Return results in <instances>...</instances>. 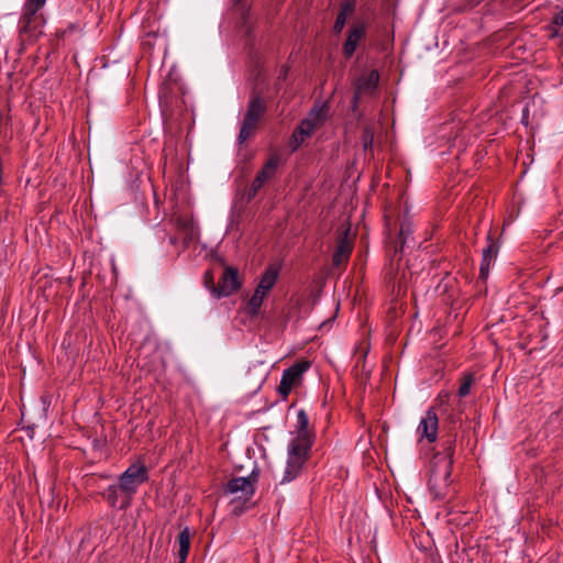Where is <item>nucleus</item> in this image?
<instances>
[{
  "instance_id": "1",
  "label": "nucleus",
  "mask_w": 563,
  "mask_h": 563,
  "mask_svg": "<svg viewBox=\"0 0 563 563\" xmlns=\"http://www.w3.org/2000/svg\"><path fill=\"white\" fill-rule=\"evenodd\" d=\"M330 107L327 102L317 103L308 115L294 130L289 140L291 152H296L314 131L320 129L329 115Z\"/></svg>"
},
{
  "instance_id": "2",
  "label": "nucleus",
  "mask_w": 563,
  "mask_h": 563,
  "mask_svg": "<svg viewBox=\"0 0 563 563\" xmlns=\"http://www.w3.org/2000/svg\"><path fill=\"white\" fill-rule=\"evenodd\" d=\"M452 462L446 457H432L429 475V490L434 499L443 500L451 493Z\"/></svg>"
},
{
  "instance_id": "3",
  "label": "nucleus",
  "mask_w": 563,
  "mask_h": 563,
  "mask_svg": "<svg viewBox=\"0 0 563 563\" xmlns=\"http://www.w3.org/2000/svg\"><path fill=\"white\" fill-rule=\"evenodd\" d=\"M313 444L290 440L287 448V461L280 484L297 478L308 461Z\"/></svg>"
},
{
  "instance_id": "4",
  "label": "nucleus",
  "mask_w": 563,
  "mask_h": 563,
  "mask_svg": "<svg viewBox=\"0 0 563 563\" xmlns=\"http://www.w3.org/2000/svg\"><path fill=\"white\" fill-rule=\"evenodd\" d=\"M46 0H26L23 5V12L19 20V31L21 35H26L33 40L41 34L43 16L38 11L44 7Z\"/></svg>"
},
{
  "instance_id": "5",
  "label": "nucleus",
  "mask_w": 563,
  "mask_h": 563,
  "mask_svg": "<svg viewBox=\"0 0 563 563\" xmlns=\"http://www.w3.org/2000/svg\"><path fill=\"white\" fill-rule=\"evenodd\" d=\"M148 481V468L144 463L131 464L118 478L121 492L128 498H134L140 486Z\"/></svg>"
},
{
  "instance_id": "6",
  "label": "nucleus",
  "mask_w": 563,
  "mask_h": 563,
  "mask_svg": "<svg viewBox=\"0 0 563 563\" xmlns=\"http://www.w3.org/2000/svg\"><path fill=\"white\" fill-rule=\"evenodd\" d=\"M257 481L258 472L255 470L247 477H233L227 483L224 494L236 495L239 499L247 501L255 493Z\"/></svg>"
},
{
  "instance_id": "7",
  "label": "nucleus",
  "mask_w": 563,
  "mask_h": 563,
  "mask_svg": "<svg viewBox=\"0 0 563 563\" xmlns=\"http://www.w3.org/2000/svg\"><path fill=\"white\" fill-rule=\"evenodd\" d=\"M282 163V156L278 153L272 154L266 163L263 165L262 169L256 174L254 180L252 181L249 191H247V200H252L258 192V190L272 178L275 177L278 166Z\"/></svg>"
},
{
  "instance_id": "8",
  "label": "nucleus",
  "mask_w": 563,
  "mask_h": 563,
  "mask_svg": "<svg viewBox=\"0 0 563 563\" xmlns=\"http://www.w3.org/2000/svg\"><path fill=\"white\" fill-rule=\"evenodd\" d=\"M308 361H299L283 372V376L277 388L279 395L286 399L291 389L300 384L302 375L309 369Z\"/></svg>"
},
{
  "instance_id": "9",
  "label": "nucleus",
  "mask_w": 563,
  "mask_h": 563,
  "mask_svg": "<svg viewBox=\"0 0 563 563\" xmlns=\"http://www.w3.org/2000/svg\"><path fill=\"white\" fill-rule=\"evenodd\" d=\"M170 223L183 236V249L188 247L190 243L198 240L199 230L190 214L174 212L170 217Z\"/></svg>"
},
{
  "instance_id": "10",
  "label": "nucleus",
  "mask_w": 563,
  "mask_h": 563,
  "mask_svg": "<svg viewBox=\"0 0 563 563\" xmlns=\"http://www.w3.org/2000/svg\"><path fill=\"white\" fill-rule=\"evenodd\" d=\"M170 223L183 236V249L188 247L190 243L198 240L199 230L190 214L174 212L170 217Z\"/></svg>"
},
{
  "instance_id": "11",
  "label": "nucleus",
  "mask_w": 563,
  "mask_h": 563,
  "mask_svg": "<svg viewBox=\"0 0 563 563\" xmlns=\"http://www.w3.org/2000/svg\"><path fill=\"white\" fill-rule=\"evenodd\" d=\"M353 251V239L350 236V229H345L340 232L335 249L332 255V265L334 267H341L345 265Z\"/></svg>"
},
{
  "instance_id": "12",
  "label": "nucleus",
  "mask_w": 563,
  "mask_h": 563,
  "mask_svg": "<svg viewBox=\"0 0 563 563\" xmlns=\"http://www.w3.org/2000/svg\"><path fill=\"white\" fill-rule=\"evenodd\" d=\"M439 419L434 408H429L426 415L421 418L417 428V433L420 438L427 439L428 442H434L438 435Z\"/></svg>"
},
{
  "instance_id": "13",
  "label": "nucleus",
  "mask_w": 563,
  "mask_h": 563,
  "mask_svg": "<svg viewBox=\"0 0 563 563\" xmlns=\"http://www.w3.org/2000/svg\"><path fill=\"white\" fill-rule=\"evenodd\" d=\"M379 81V74L373 69L367 73H363L355 82L354 101L364 96L372 95L376 90Z\"/></svg>"
},
{
  "instance_id": "14",
  "label": "nucleus",
  "mask_w": 563,
  "mask_h": 563,
  "mask_svg": "<svg viewBox=\"0 0 563 563\" xmlns=\"http://www.w3.org/2000/svg\"><path fill=\"white\" fill-rule=\"evenodd\" d=\"M101 496L107 501L109 507L119 510L128 509L133 500V498H128L125 495H123L119 483L109 485L101 493Z\"/></svg>"
},
{
  "instance_id": "15",
  "label": "nucleus",
  "mask_w": 563,
  "mask_h": 563,
  "mask_svg": "<svg viewBox=\"0 0 563 563\" xmlns=\"http://www.w3.org/2000/svg\"><path fill=\"white\" fill-rule=\"evenodd\" d=\"M366 29L367 26L365 22H357L351 26L346 41L343 45V54L346 58L353 56L357 45L366 35Z\"/></svg>"
},
{
  "instance_id": "16",
  "label": "nucleus",
  "mask_w": 563,
  "mask_h": 563,
  "mask_svg": "<svg viewBox=\"0 0 563 563\" xmlns=\"http://www.w3.org/2000/svg\"><path fill=\"white\" fill-rule=\"evenodd\" d=\"M239 287L238 271L233 267H225L219 285L213 288V291L217 292L218 297H225L238 290Z\"/></svg>"
},
{
  "instance_id": "17",
  "label": "nucleus",
  "mask_w": 563,
  "mask_h": 563,
  "mask_svg": "<svg viewBox=\"0 0 563 563\" xmlns=\"http://www.w3.org/2000/svg\"><path fill=\"white\" fill-rule=\"evenodd\" d=\"M309 420L303 409L298 410L295 437L290 440L313 444V433L308 428Z\"/></svg>"
},
{
  "instance_id": "18",
  "label": "nucleus",
  "mask_w": 563,
  "mask_h": 563,
  "mask_svg": "<svg viewBox=\"0 0 563 563\" xmlns=\"http://www.w3.org/2000/svg\"><path fill=\"white\" fill-rule=\"evenodd\" d=\"M279 276V268L275 265H269L265 272L262 274L260 283L255 288L258 294L261 292L266 295L271 291V289L275 286Z\"/></svg>"
},
{
  "instance_id": "19",
  "label": "nucleus",
  "mask_w": 563,
  "mask_h": 563,
  "mask_svg": "<svg viewBox=\"0 0 563 563\" xmlns=\"http://www.w3.org/2000/svg\"><path fill=\"white\" fill-rule=\"evenodd\" d=\"M266 112V102L260 95H252L250 102L247 104V109L244 115L251 117V119H254L260 123L261 118Z\"/></svg>"
},
{
  "instance_id": "20",
  "label": "nucleus",
  "mask_w": 563,
  "mask_h": 563,
  "mask_svg": "<svg viewBox=\"0 0 563 563\" xmlns=\"http://www.w3.org/2000/svg\"><path fill=\"white\" fill-rule=\"evenodd\" d=\"M257 126H258L257 121H255L254 119H251V117L249 118V117L244 115L242 124H241L240 133L238 136L239 142L242 144L245 141H247L251 136H253L255 131L257 130Z\"/></svg>"
},
{
  "instance_id": "21",
  "label": "nucleus",
  "mask_w": 563,
  "mask_h": 563,
  "mask_svg": "<svg viewBox=\"0 0 563 563\" xmlns=\"http://www.w3.org/2000/svg\"><path fill=\"white\" fill-rule=\"evenodd\" d=\"M191 533L188 527H185L178 534V559L187 560L190 550Z\"/></svg>"
},
{
  "instance_id": "22",
  "label": "nucleus",
  "mask_w": 563,
  "mask_h": 563,
  "mask_svg": "<svg viewBox=\"0 0 563 563\" xmlns=\"http://www.w3.org/2000/svg\"><path fill=\"white\" fill-rule=\"evenodd\" d=\"M498 251H499L498 243L492 238L490 234H488V236H487V245L483 250V257H482V260L492 263L496 258V256L498 254Z\"/></svg>"
},
{
  "instance_id": "23",
  "label": "nucleus",
  "mask_w": 563,
  "mask_h": 563,
  "mask_svg": "<svg viewBox=\"0 0 563 563\" xmlns=\"http://www.w3.org/2000/svg\"><path fill=\"white\" fill-rule=\"evenodd\" d=\"M443 451L433 455V457H446L453 463L455 452V439L449 438L442 443Z\"/></svg>"
},
{
  "instance_id": "24",
  "label": "nucleus",
  "mask_w": 563,
  "mask_h": 563,
  "mask_svg": "<svg viewBox=\"0 0 563 563\" xmlns=\"http://www.w3.org/2000/svg\"><path fill=\"white\" fill-rule=\"evenodd\" d=\"M266 295L258 291H254L253 296L249 300L247 310L251 316H256L261 309V306L265 299Z\"/></svg>"
},
{
  "instance_id": "25",
  "label": "nucleus",
  "mask_w": 563,
  "mask_h": 563,
  "mask_svg": "<svg viewBox=\"0 0 563 563\" xmlns=\"http://www.w3.org/2000/svg\"><path fill=\"white\" fill-rule=\"evenodd\" d=\"M474 377L472 374H467L463 377L457 395L463 398L470 394Z\"/></svg>"
},
{
  "instance_id": "26",
  "label": "nucleus",
  "mask_w": 563,
  "mask_h": 563,
  "mask_svg": "<svg viewBox=\"0 0 563 563\" xmlns=\"http://www.w3.org/2000/svg\"><path fill=\"white\" fill-rule=\"evenodd\" d=\"M374 142V129L372 126H365L362 133V143L364 150L372 148Z\"/></svg>"
},
{
  "instance_id": "27",
  "label": "nucleus",
  "mask_w": 563,
  "mask_h": 563,
  "mask_svg": "<svg viewBox=\"0 0 563 563\" xmlns=\"http://www.w3.org/2000/svg\"><path fill=\"white\" fill-rule=\"evenodd\" d=\"M412 232L411 227L409 223H401L398 234V240L400 244V250L404 249V245L406 243V238L410 235Z\"/></svg>"
},
{
  "instance_id": "28",
  "label": "nucleus",
  "mask_w": 563,
  "mask_h": 563,
  "mask_svg": "<svg viewBox=\"0 0 563 563\" xmlns=\"http://www.w3.org/2000/svg\"><path fill=\"white\" fill-rule=\"evenodd\" d=\"M346 19L347 16H345L344 14H338L336 15V19H335V22H334V25H333V30L335 33H340L344 25H345V22H346Z\"/></svg>"
},
{
  "instance_id": "29",
  "label": "nucleus",
  "mask_w": 563,
  "mask_h": 563,
  "mask_svg": "<svg viewBox=\"0 0 563 563\" xmlns=\"http://www.w3.org/2000/svg\"><path fill=\"white\" fill-rule=\"evenodd\" d=\"M354 11V2L346 0L341 4L340 14L349 16Z\"/></svg>"
},
{
  "instance_id": "30",
  "label": "nucleus",
  "mask_w": 563,
  "mask_h": 563,
  "mask_svg": "<svg viewBox=\"0 0 563 563\" xmlns=\"http://www.w3.org/2000/svg\"><path fill=\"white\" fill-rule=\"evenodd\" d=\"M489 266H490L489 262H486V261L482 260L481 267H479V277L482 279H486L487 278L488 273H489Z\"/></svg>"
},
{
  "instance_id": "31",
  "label": "nucleus",
  "mask_w": 563,
  "mask_h": 563,
  "mask_svg": "<svg viewBox=\"0 0 563 563\" xmlns=\"http://www.w3.org/2000/svg\"><path fill=\"white\" fill-rule=\"evenodd\" d=\"M553 22L558 25H563V9L554 16Z\"/></svg>"
},
{
  "instance_id": "32",
  "label": "nucleus",
  "mask_w": 563,
  "mask_h": 563,
  "mask_svg": "<svg viewBox=\"0 0 563 563\" xmlns=\"http://www.w3.org/2000/svg\"><path fill=\"white\" fill-rule=\"evenodd\" d=\"M169 243L176 246V245H177V243H178V238H176V236H170V238H169Z\"/></svg>"
},
{
  "instance_id": "33",
  "label": "nucleus",
  "mask_w": 563,
  "mask_h": 563,
  "mask_svg": "<svg viewBox=\"0 0 563 563\" xmlns=\"http://www.w3.org/2000/svg\"><path fill=\"white\" fill-rule=\"evenodd\" d=\"M178 563H186V560L178 559Z\"/></svg>"
},
{
  "instance_id": "34",
  "label": "nucleus",
  "mask_w": 563,
  "mask_h": 563,
  "mask_svg": "<svg viewBox=\"0 0 563 563\" xmlns=\"http://www.w3.org/2000/svg\"><path fill=\"white\" fill-rule=\"evenodd\" d=\"M209 277V273L205 274V278L207 279Z\"/></svg>"
}]
</instances>
